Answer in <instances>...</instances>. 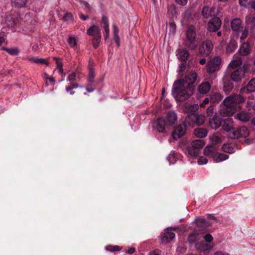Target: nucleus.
<instances>
[{"label":"nucleus","instance_id":"c85d7f7f","mask_svg":"<svg viewBox=\"0 0 255 255\" xmlns=\"http://www.w3.org/2000/svg\"><path fill=\"white\" fill-rule=\"evenodd\" d=\"M231 26L233 31L239 32L242 26V21L240 18H234L231 22Z\"/></svg>","mask_w":255,"mask_h":255},{"label":"nucleus","instance_id":"338daca9","mask_svg":"<svg viewBox=\"0 0 255 255\" xmlns=\"http://www.w3.org/2000/svg\"><path fill=\"white\" fill-rule=\"evenodd\" d=\"M176 2L181 5H185L187 4L188 0H175Z\"/></svg>","mask_w":255,"mask_h":255},{"label":"nucleus","instance_id":"1a4fd4ad","mask_svg":"<svg viewBox=\"0 0 255 255\" xmlns=\"http://www.w3.org/2000/svg\"><path fill=\"white\" fill-rule=\"evenodd\" d=\"M187 125L188 124L185 121L182 124H179L178 126L174 127L172 134L174 140H177L185 134L186 131Z\"/></svg>","mask_w":255,"mask_h":255},{"label":"nucleus","instance_id":"e2e57ef3","mask_svg":"<svg viewBox=\"0 0 255 255\" xmlns=\"http://www.w3.org/2000/svg\"><path fill=\"white\" fill-rule=\"evenodd\" d=\"M81 3L85 6V8L87 9L88 10H91V7L89 3L87 2L86 1H82L81 2Z\"/></svg>","mask_w":255,"mask_h":255},{"label":"nucleus","instance_id":"f8f14e48","mask_svg":"<svg viewBox=\"0 0 255 255\" xmlns=\"http://www.w3.org/2000/svg\"><path fill=\"white\" fill-rule=\"evenodd\" d=\"M195 223L197 226L195 230L201 233L207 232L208 228L212 224L211 221L201 218H197Z\"/></svg>","mask_w":255,"mask_h":255},{"label":"nucleus","instance_id":"bb28decb","mask_svg":"<svg viewBox=\"0 0 255 255\" xmlns=\"http://www.w3.org/2000/svg\"><path fill=\"white\" fill-rule=\"evenodd\" d=\"M236 118L237 120L241 122H247L251 119V114L248 112L241 111L236 114Z\"/></svg>","mask_w":255,"mask_h":255},{"label":"nucleus","instance_id":"f3484780","mask_svg":"<svg viewBox=\"0 0 255 255\" xmlns=\"http://www.w3.org/2000/svg\"><path fill=\"white\" fill-rule=\"evenodd\" d=\"M87 34L90 36H92L93 39L99 40L101 39L102 35L101 30L98 25L93 24L87 29Z\"/></svg>","mask_w":255,"mask_h":255},{"label":"nucleus","instance_id":"f704fd0d","mask_svg":"<svg viewBox=\"0 0 255 255\" xmlns=\"http://www.w3.org/2000/svg\"><path fill=\"white\" fill-rule=\"evenodd\" d=\"M222 148L223 151L229 153H233L235 152L236 150L235 146L230 143L224 144Z\"/></svg>","mask_w":255,"mask_h":255},{"label":"nucleus","instance_id":"37998d69","mask_svg":"<svg viewBox=\"0 0 255 255\" xmlns=\"http://www.w3.org/2000/svg\"><path fill=\"white\" fill-rule=\"evenodd\" d=\"M106 249L107 251L114 252L116 251H120L121 250V248L118 246H112L109 245L106 247Z\"/></svg>","mask_w":255,"mask_h":255},{"label":"nucleus","instance_id":"49530a36","mask_svg":"<svg viewBox=\"0 0 255 255\" xmlns=\"http://www.w3.org/2000/svg\"><path fill=\"white\" fill-rule=\"evenodd\" d=\"M222 141V138L218 135H213L212 137V142L213 145L216 146V144H217L219 143H221Z\"/></svg>","mask_w":255,"mask_h":255},{"label":"nucleus","instance_id":"6e6d98bb","mask_svg":"<svg viewBox=\"0 0 255 255\" xmlns=\"http://www.w3.org/2000/svg\"><path fill=\"white\" fill-rule=\"evenodd\" d=\"M208 162V159L207 158L203 156H200L198 160L199 164H205Z\"/></svg>","mask_w":255,"mask_h":255},{"label":"nucleus","instance_id":"a18cd8bd","mask_svg":"<svg viewBox=\"0 0 255 255\" xmlns=\"http://www.w3.org/2000/svg\"><path fill=\"white\" fill-rule=\"evenodd\" d=\"M67 41L70 47L72 48H74L77 45V41L74 37H70Z\"/></svg>","mask_w":255,"mask_h":255},{"label":"nucleus","instance_id":"9b49d317","mask_svg":"<svg viewBox=\"0 0 255 255\" xmlns=\"http://www.w3.org/2000/svg\"><path fill=\"white\" fill-rule=\"evenodd\" d=\"M213 45L210 40H206L204 41L201 45L199 48V53L200 54L208 56L210 55L213 50Z\"/></svg>","mask_w":255,"mask_h":255},{"label":"nucleus","instance_id":"c9c22d12","mask_svg":"<svg viewBox=\"0 0 255 255\" xmlns=\"http://www.w3.org/2000/svg\"><path fill=\"white\" fill-rule=\"evenodd\" d=\"M222 98L221 94L218 92H214L210 95V101L213 103L219 102Z\"/></svg>","mask_w":255,"mask_h":255},{"label":"nucleus","instance_id":"f03ea898","mask_svg":"<svg viewBox=\"0 0 255 255\" xmlns=\"http://www.w3.org/2000/svg\"><path fill=\"white\" fill-rule=\"evenodd\" d=\"M199 109L198 104H190L186 103L182 108L184 113H189L185 118V122L192 127L200 126L204 124L205 117L202 115L195 113Z\"/></svg>","mask_w":255,"mask_h":255},{"label":"nucleus","instance_id":"b1692460","mask_svg":"<svg viewBox=\"0 0 255 255\" xmlns=\"http://www.w3.org/2000/svg\"><path fill=\"white\" fill-rule=\"evenodd\" d=\"M211 84L208 81H206L201 83L197 88V91L199 94H206L211 89Z\"/></svg>","mask_w":255,"mask_h":255},{"label":"nucleus","instance_id":"393cba45","mask_svg":"<svg viewBox=\"0 0 255 255\" xmlns=\"http://www.w3.org/2000/svg\"><path fill=\"white\" fill-rule=\"evenodd\" d=\"M252 50V46L248 42L242 43L239 49V53L241 55L245 56L249 55Z\"/></svg>","mask_w":255,"mask_h":255},{"label":"nucleus","instance_id":"473e14b6","mask_svg":"<svg viewBox=\"0 0 255 255\" xmlns=\"http://www.w3.org/2000/svg\"><path fill=\"white\" fill-rule=\"evenodd\" d=\"M246 23L251 28L254 29L255 27V15H247L246 16Z\"/></svg>","mask_w":255,"mask_h":255},{"label":"nucleus","instance_id":"e433bc0d","mask_svg":"<svg viewBox=\"0 0 255 255\" xmlns=\"http://www.w3.org/2000/svg\"><path fill=\"white\" fill-rule=\"evenodd\" d=\"M29 60L35 63H40L41 64L49 65V63L46 59L43 58H38L37 57H31L29 59Z\"/></svg>","mask_w":255,"mask_h":255},{"label":"nucleus","instance_id":"c03bdc74","mask_svg":"<svg viewBox=\"0 0 255 255\" xmlns=\"http://www.w3.org/2000/svg\"><path fill=\"white\" fill-rule=\"evenodd\" d=\"M78 84L77 83L72 82L70 83V85L68 86H66L65 88V91L66 92L68 93L69 90H73L74 89H76L79 87Z\"/></svg>","mask_w":255,"mask_h":255},{"label":"nucleus","instance_id":"7ed1b4c3","mask_svg":"<svg viewBox=\"0 0 255 255\" xmlns=\"http://www.w3.org/2000/svg\"><path fill=\"white\" fill-rule=\"evenodd\" d=\"M183 44L185 47L191 50H194L196 48L198 44V40L196 31L193 28L189 27L187 30L186 38Z\"/></svg>","mask_w":255,"mask_h":255},{"label":"nucleus","instance_id":"bf43d9fd","mask_svg":"<svg viewBox=\"0 0 255 255\" xmlns=\"http://www.w3.org/2000/svg\"><path fill=\"white\" fill-rule=\"evenodd\" d=\"M95 74L94 70L92 69H90L89 70L88 79L94 80Z\"/></svg>","mask_w":255,"mask_h":255},{"label":"nucleus","instance_id":"3c124183","mask_svg":"<svg viewBox=\"0 0 255 255\" xmlns=\"http://www.w3.org/2000/svg\"><path fill=\"white\" fill-rule=\"evenodd\" d=\"M53 59L56 61L57 67L58 68H61V67H63V63L61 61L60 58H59L58 57H53Z\"/></svg>","mask_w":255,"mask_h":255},{"label":"nucleus","instance_id":"ea45409f","mask_svg":"<svg viewBox=\"0 0 255 255\" xmlns=\"http://www.w3.org/2000/svg\"><path fill=\"white\" fill-rule=\"evenodd\" d=\"M2 49L6 51L9 54L13 56L17 55L19 53V50L17 48H8L6 47H3Z\"/></svg>","mask_w":255,"mask_h":255},{"label":"nucleus","instance_id":"cd10ccee","mask_svg":"<svg viewBox=\"0 0 255 255\" xmlns=\"http://www.w3.org/2000/svg\"><path fill=\"white\" fill-rule=\"evenodd\" d=\"M177 56L180 61L186 62L189 56V53L185 49H179L177 50Z\"/></svg>","mask_w":255,"mask_h":255},{"label":"nucleus","instance_id":"aec40b11","mask_svg":"<svg viewBox=\"0 0 255 255\" xmlns=\"http://www.w3.org/2000/svg\"><path fill=\"white\" fill-rule=\"evenodd\" d=\"M222 129L224 131L227 132V134H229L235 128L233 127L232 119L231 118H227L224 121L222 120Z\"/></svg>","mask_w":255,"mask_h":255},{"label":"nucleus","instance_id":"0eeeda50","mask_svg":"<svg viewBox=\"0 0 255 255\" xmlns=\"http://www.w3.org/2000/svg\"><path fill=\"white\" fill-rule=\"evenodd\" d=\"M205 145V142L203 139H197L192 141L191 145L187 147V151L189 155L193 156H197L200 153V150Z\"/></svg>","mask_w":255,"mask_h":255},{"label":"nucleus","instance_id":"2f4dec72","mask_svg":"<svg viewBox=\"0 0 255 255\" xmlns=\"http://www.w3.org/2000/svg\"><path fill=\"white\" fill-rule=\"evenodd\" d=\"M30 0H14L13 2L14 6L18 8H25L28 5Z\"/></svg>","mask_w":255,"mask_h":255},{"label":"nucleus","instance_id":"5fc2aeb1","mask_svg":"<svg viewBox=\"0 0 255 255\" xmlns=\"http://www.w3.org/2000/svg\"><path fill=\"white\" fill-rule=\"evenodd\" d=\"M248 30L245 28L244 30H243L242 35L241 36L240 39L241 41L244 40L248 35Z\"/></svg>","mask_w":255,"mask_h":255},{"label":"nucleus","instance_id":"8fccbe9b","mask_svg":"<svg viewBox=\"0 0 255 255\" xmlns=\"http://www.w3.org/2000/svg\"><path fill=\"white\" fill-rule=\"evenodd\" d=\"M203 238L205 239V242L209 244H211L213 240V237L210 234H206L203 236Z\"/></svg>","mask_w":255,"mask_h":255},{"label":"nucleus","instance_id":"774afa93","mask_svg":"<svg viewBox=\"0 0 255 255\" xmlns=\"http://www.w3.org/2000/svg\"><path fill=\"white\" fill-rule=\"evenodd\" d=\"M79 17L80 18L83 20H86L89 18V16L87 15H85L82 13L79 14Z\"/></svg>","mask_w":255,"mask_h":255},{"label":"nucleus","instance_id":"39448f33","mask_svg":"<svg viewBox=\"0 0 255 255\" xmlns=\"http://www.w3.org/2000/svg\"><path fill=\"white\" fill-rule=\"evenodd\" d=\"M250 131L247 127L245 126H240L235 128L232 132L229 134H227V137L229 138L240 140L242 138L247 137Z\"/></svg>","mask_w":255,"mask_h":255},{"label":"nucleus","instance_id":"7c9ffc66","mask_svg":"<svg viewBox=\"0 0 255 255\" xmlns=\"http://www.w3.org/2000/svg\"><path fill=\"white\" fill-rule=\"evenodd\" d=\"M237 42L234 39H232L227 47V53H230L233 52L237 48Z\"/></svg>","mask_w":255,"mask_h":255},{"label":"nucleus","instance_id":"423d86ee","mask_svg":"<svg viewBox=\"0 0 255 255\" xmlns=\"http://www.w3.org/2000/svg\"><path fill=\"white\" fill-rule=\"evenodd\" d=\"M221 58L219 56H215L211 58L207 62L206 67L209 74L215 73L221 69Z\"/></svg>","mask_w":255,"mask_h":255},{"label":"nucleus","instance_id":"72a5a7b5","mask_svg":"<svg viewBox=\"0 0 255 255\" xmlns=\"http://www.w3.org/2000/svg\"><path fill=\"white\" fill-rule=\"evenodd\" d=\"M208 133L206 129L204 128H196L194 130V134L198 137L203 138L205 137Z\"/></svg>","mask_w":255,"mask_h":255},{"label":"nucleus","instance_id":"20e7f679","mask_svg":"<svg viewBox=\"0 0 255 255\" xmlns=\"http://www.w3.org/2000/svg\"><path fill=\"white\" fill-rule=\"evenodd\" d=\"M205 155L212 157L216 162L224 161L229 158V156L217 152L216 146L211 145L207 146L204 149Z\"/></svg>","mask_w":255,"mask_h":255},{"label":"nucleus","instance_id":"412c9836","mask_svg":"<svg viewBox=\"0 0 255 255\" xmlns=\"http://www.w3.org/2000/svg\"><path fill=\"white\" fill-rule=\"evenodd\" d=\"M165 120L168 127L173 126L177 121L176 114L173 111H169Z\"/></svg>","mask_w":255,"mask_h":255},{"label":"nucleus","instance_id":"4c0bfd02","mask_svg":"<svg viewBox=\"0 0 255 255\" xmlns=\"http://www.w3.org/2000/svg\"><path fill=\"white\" fill-rule=\"evenodd\" d=\"M199 234L196 232H194L190 234L188 236V241L189 243H194L197 240H198Z\"/></svg>","mask_w":255,"mask_h":255},{"label":"nucleus","instance_id":"f257e3e1","mask_svg":"<svg viewBox=\"0 0 255 255\" xmlns=\"http://www.w3.org/2000/svg\"><path fill=\"white\" fill-rule=\"evenodd\" d=\"M197 77L195 72H191L184 78L178 79L174 82L172 94L176 101L183 102L191 96L195 89L194 83Z\"/></svg>","mask_w":255,"mask_h":255},{"label":"nucleus","instance_id":"4be33fe9","mask_svg":"<svg viewBox=\"0 0 255 255\" xmlns=\"http://www.w3.org/2000/svg\"><path fill=\"white\" fill-rule=\"evenodd\" d=\"M255 91V78H252L248 83L247 85L241 89L242 93H249Z\"/></svg>","mask_w":255,"mask_h":255},{"label":"nucleus","instance_id":"2eb2a0df","mask_svg":"<svg viewBox=\"0 0 255 255\" xmlns=\"http://www.w3.org/2000/svg\"><path fill=\"white\" fill-rule=\"evenodd\" d=\"M223 89L226 94H230L234 88V84L232 80L230 79L228 75H226L223 78Z\"/></svg>","mask_w":255,"mask_h":255},{"label":"nucleus","instance_id":"a878e982","mask_svg":"<svg viewBox=\"0 0 255 255\" xmlns=\"http://www.w3.org/2000/svg\"><path fill=\"white\" fill-rule=\"evenodd\" d=\"M202 15L204 18H208L210 17H213L215 15V8L204 6L201 11Z\"/></svg>","mask_w":255,"mask_h":255},{"label":"nucleus","instance_id":"09e8293b","mask_svg":"<svg viewBox=\"0 0 255 255\" xmlns=\"http://www.w3.org/2000/svg\"><path fill=\"white\" fill-rule=\"evenodd\" d=\"M179 74L181 75H183V73L186 69V64L185 62H183V63H181L179 65Z\"/></svg>","mask_w":255,"mask_h":255},{"label":"nucleus","instance_id":"ddd939ff","mask_svg":"<svg viewBox=\"0 0 255 255\" xmlns=\"http://www.w3.org/2000/svg\"><path fill=\"white\" fill-rule=\"evenodd\" d=\"M245 69L239 67V68L234 70L233 71L230 72V79L234 82H239L241 81L242 79L244 78L245 75Z\"/></svg>","mask_w":255,"mask_h":255},{"label":"nucleus","instance_id":"dca6fc26","mask_svg":"<svg viewBox=\"0 0 255 255\" xmlns=\"http://www.w3.org/2000/svg\"><path fill=\"white\" fill-rule=\"evenodd\" d=\"M222 119L221 118L215 114L213 117L209 118L208 120V126L214 129H216L222 125Z\"/></svg>","mask_w":255,"mask_h":255},{"label":"nucleus","instance_id":"6e6552de","mask_svg":"<svg viewBox=\"0 0 255 255\" xmlns=\"http://www.w3.org/2000/svg\"><path fill=\"white\" fill-rule=\"evenodd\" d=\"M236 110V108L233 104L229 102H224L223 101L220 110V114L223 117H230L233 115Z\"/></svg>","mask_w":255,"mask_h":255},{"label":"nucleus","instance_id":"052dcab7","mask_svg":"<svg viewBox=\"0 0 255 255\" xmlns=\"http://www.w3.org/2000/svg\"><path fill=\"white\" fill-rule=\"evenodd\" d=\"M104 29V36L105 40H107L110 35V28H105Z\"/></svg>","mask_w":255,"mask_h":255},{"label":"nucleus","instance_id":"13d9d810","mask_svg":"<svg viewBox=\"0 0 255 255\" xmlns=\"http://www.w3.org/2000/svg\"><path fill=\"white\" fill-rule=\"evenodd\" d=\"M101 39H99V40H97L96 39H93V41H92L93 46L95 49H97L99 47V44L101 42Z\"/></svg>","mask_w":255,"mask_h":255},{"label":"nucleus","instance_id":"de8ad7c7","mask_svg":"<svg viewBox=\"0 0 255 255\" xmlns=\"http://www.w3.org/2000/svg\"><path fill=\"white\" fill-rule=\"evenodd\" d=\"M239 1L242 6L246 7L251 5L253 0H239Z\"/></svg>","mask_w":255,"mask_h":255},{"label":"nucleus","instance_id":"864d4df0","mask_svg":"<svg viewBox=\"0 0 255 255\" xmlns=\"http://www.w3.org/2000/svg\"><path fill=\"white\" fill-rule=\"evenodd\" d=\"M67 80L70 82V83L74 82L76 81V74L74 72L70 74Z\"/></svg>","mask_w":255,"mask_h":255},{"label":"nucleus","instance_id":"a19ab883","mask_svg":"<svg viewBox=\"0 0 255 255\" xmlns=\"http://www.w3.org/2000/svg\"><path fill=\"white\" fill-rule=\"evenodd\" d=\"M241 63V62L237 60L231 61L229 64V68H232L233 69H238V67L240 66Z\"/></svg>","mask_w":255,"mask_h":255},{"label":"nucleus","instance_id":"79ce46f5","mask_svg":"<svg viewBox=\"0 0 255 255\" xmlns=\"http://www.w3.org/2000/svg\"><path fill=\"white\" fill-rule=\"evenodd\" d=\"M63 18L64 21L69 23L72 22L74 20L73 15L71 13L69 12L66 13Z\"/></svg>","mask_w":255,"mask_h":255},{"label":"nucleus","instance_id":"4468645a","mask_svg":"<svg viewBox=\"0 0 255 255\" xmlns=\"http://www.w3.org/2000/svg\"><path fill=\"white\" fill-rule=\"evenodd\" d=\"M153 128L154 130L159 132H164L166 128H168L165 120L163 118H159L153 123Z\"/></svg>","mask_w":255,"mask_h":255},{"label":"nucleus","instance_id":"0e129e2a","mask_svg":"<svg viewBox=\"0 0 255 255\" xmlns=\"http://www.w3.org/2000/svg\"><path fill=\"white\" fill-rule=\"evenodd\" d=\"M113 35L119 34V29L118 27L115 24H113Z\"/></svg>","mask_w":255,"mask_h":255},{"label":"nucleus","instance_id":"680f3d73","mask_svg":"<svg viewBox=\"0 0 255 255\" xmlns=\"http://www.w3.org/2000/svg\"><path fill=\"white\" fill-rule=\"evenodd\" d=\"M214 113V107L211 106L207 110V113L208 116H211Z\"/></svg>","mask_w":255,"mask_h":255},{"label":"nucleus","instance_id":"69168bd1","mask_svg":"<svg viewBox=\"0 0 255 255\" xmlns=\"http://www.w3.org/2000/svg\"><path fill=\"white\" fill-rule=\"evenodd\" d=\"M210 101V97L205 98V99L203 100L202 103H201L200 104V107H205L206 104L209 103Z\"/></svg>","mask_w":255,"mask_h":255},{"label":"nucleus","instance_id":"603ef678","mask_svg":"<svg viewBox=\"0 0 255 255\" xmlns=\"http://www.w3.org/2000/svg\"><path fill=\"white\" fill-rule=\"evenodd\" d=\"M97 83H98L97 82H96L94 80L88 79V83L87 84V86L95 87L96 86Z\"/></svg>","mask_w":255,"mask_h":255},{"label":"nucleus","instance_id":"a211bd4d","mask_svg":"<svg viewBox=\"0 0 255 255\" xmlns=\"http://www.w3.org/2000/svg\"><path fill=\"white\" fill-rule=\"evenodd\" d=\"M229 101L230 103L233 104V105L236 108L237 104H239L245 102V98L240 95L235 94L227 97L224 100L225 103L229 102Z\"/></svg>","mask_w":255,"mask_h":255},{"label":"nucleus","instance_id":"4d7b16f0","mask_svg":"<svg viewBox=\"0 0 255 255\" xmlns=\"http://www.w3.org/2000/svg\"><path fill=\"white\" fill-rule=\"evenodd\" d=\"M113 38L117 46L119 47L120 45V38L119 34L113 35Z\"/></svg>","mask_w":255,"mask_h":255},{"label":"nucleus","instance_id":"5701e85b","mask_svg":"<svg viewBox=\"0 0 255 255\" xmlns=\"http://www.w3.org/2000/svg\"><path fill=\"white\" fill-rule=\"evenodd\" d=\"M213 245L205 243L204 241L197 243L196 244V247L198 250L201 252L207 253L208 252L213 248Z\"/></svg>","mask_w":255,"mask_h":255},{"label":"nucleus","instance_id":"c756f323","mask_svg":"<svg viewBox=\"0 0 255 255\" xmlns=\"http://www.w3.org/2000/svg\"><path fill=\"white\" fill-rule=\"evenodd\" d=\"M166 231H168L165 232L162 236L161 240L163 242H169L175 237V234L174 233L169 231L168 229Z\"/></svg>","mask_w":255,"mask_h":255},{"label":"nucleus","instance_id":"6ab92c4d","mask_svg":"<svg viewBox=\"0 0 255 255\" xmlns=\"http://www.w3.org/2000/svg\"><path fill=\"white\" fill-rule=\"evenodd\" d=\"M5 23L8 27L14 26L19 21V17L16 14H8L5 16Z\"/></svg>","mask_w":255,"mask_h":255},{"label":"nucleus","instance_id":"58836bf2","mask_svg":"<svg viewBox=\"0 0 255 255\" xmlns=\"http://www.w3.org/2000/svg\"><path fill=\"white\" fill-rule=\"evenodd\" d=\"M101 25L104 29L109 28V19L106 16L103 15L101 20Z\"/></svg>","mask_w":255,"mask_h":255},{"label":"nucleus","instance_id":"9d476101","mask_svg":"<svg viewBox=\"0 0 255 255\" xmlns=\"http://www.w3.org/2000/svg\"><path fill=\"white\" fill-rule=\"evenodd\" d=\"M221 19L216 16H214L208 22L207 30L210 32H216L221 27Z\"/></svg>","mask_w":255,"mask_h":255}]
</instances>
